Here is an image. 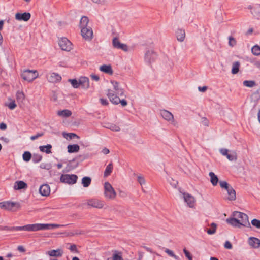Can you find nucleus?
Instances as JSON below:
<instances>
[{"mask_svg": "<svg viewBox=\"0 0 260 260\" xmlns=\"http://www.w3.org/2000/svg\"><path fill=\"white\" fill-rule=\"evenodd\" d=\"M63 226L57 224L35 223L27 224V231L35 232L40 230L54 229Z\"/></svg>", "mask_w": 260, "mask_h": 260, "instance_id": "f257e3e1", "label": "nucleus"}, {"mask_svg": "<svg viewBox=\"0 0 260 260\" xmlns=\"http://www.w3.org/2000/svg\"><path fill=\"white\" fill-rule=\"evenodd\" d=\"M107 95L111 102L115 105H118L120 103L123 107H125L127 105V102L125 100H120V98L115 94L114 92L110 89L108 90Z\"/></svg>", "mask_w": 260, "mask_h": 260, "instance_id": "f03ea898", "label": "nucleus"}, {"mask_svg": "<svg viewBox=\"0 0 260 260\" xmlns=\"http://www.w3.org/2000/svg\"><path fill=\"white\" fill-rule=\"evenodd\" d=\"M233 216L238 219L241 225L245 227L250 226V224L247 214L241 212L234 211L233 213Z\"/></svg>", "mask_w": 260, "mask_h": 260, "instance_id": "7ed1b4c3", "label": "nucleus"}, {"mask_svg": "<svg viewBox=\"0 0 260 260\" xmlns=\"http://www.w3.org/2000/svg\"><path fill=\"white\" fill-rule=\"evenodd\" d=\"M38 74L37 71L35 70H24L21 74L22 78L29 82H32L37 78Z\"/></svg>", "mask_w": 260, "mask_h": 260, "instance_id": "20e7f679", "label": "nucleus"}, {"mask_svg": "<svg viewBox=\"0 0 260 260\" xmlns=\"http://www.w3.org/2000/svg\"><path fill=\"white\" fill-rule=\"evenodd\" d=\"M104 196L106 199L113 200L115 198L116 193L113 187L108 182L104 184Z\"/></svg>", "mask_w": 260, "mask_h": 260, "instance_id": "39448f33", "label": "nucleus"}, {"mask_svg": "<svg viewBox=\"0 0 260 260\" xmlns=\"http://www.w3.org/2000/svg\"><path fill=\"white\" fill-rule=\"evenodd\" d=\"M78 176L75 174H62L60 176V181L68 184H74L77 182Z\"/></svg>", "mask_w": 260, "mask_h": 260, "instance_id": "423d86ee", "label": "nucleus"}, {"mask_svg": "<svg viewBox=\"0 0 260 260\" xmlns=\"http://www.w3.org/2000/svg\"><path fill=\"white\" fill-rule=\"evenodd\" d=\"M14 207L19 208L20 204L18 203L11 201H5L0 203V208L3 209L11 211Z\"/></svg>", "mask_w": 260, "mask_h": 260, "instance_id": "0eeeda50", "label": "nucleus"}, {"mask_svg": "<svg viewBox=\"0 0 260 260\" xmlns=\"http://www.w3.org/2000/svg\"><path fill=\"white\" fill-rule=\"evenodd\" d=\"M58 44L62 50L70 51L72 48V43L66 38L59 40Z\"/></svg>", "mask_w": 260, "mask_h": 260, "instance_id": "6e6552de", "label": "nucleus"}, {"mask_svg": "<svg viewBox=\"0 0 260 260\" xmlns=\"http://www.w3.org/2000/svg\"><path fill=\"white\" fill-rule=\"evenodd\" d=\"M81 35L84 39L90 41L93 38V31L92 28L88 26L81 28Z\"/></svg>", "mask_w": 260, "mask_h": 260, "instance_id": "1a4fd4ad", "label": "nucleus"}, {"mask_svg": "<svg viewBox=\"0 0 260 260\" xmlns=\"http://www.w3.org/2000/svg\"><path fill=\"white\" fill-rule=\"evenodd\" d=\"M87 204L93 208L101 209L104 206V202L97 199H91L87 200Z\"/></svg>", "mask_w": 260, "mask_h": 260, "instance_id": "9d476101", "label": "nucleus"}, {"mask_svg": "<svg viewBox=\"0 0 260 260\" xmlns=\"http://www.w3.org/2000/svg\"><path fill=\"white\" fill-rule=\"evenodd\" d=\"M112 45L114 48L121 49L124 51H128V47L127 45L125 44L121 43L118 38L115 37L112 40Z\"/></svg>", "mask_w": 260, "mask_h": 260, "instance_id": "9b49d317", "label": "nucleus"}, {"mask_svg": "<svg viewBox=\"0 0 260 260\" xmlns=\"http://www.w3.org/2000/svg\"><path fill=\"white\" fill-rule=\"evenodd\" d=\"M157 55L152 50H148L145 54V60L147 62L150 63L153 62L157 58Z\"/></svg>", "mask_w": 260, "mask_h": 260, "instance_id": "f8f14e48", "label": "nucleus"}, {"mask_svg": "<svg viewBox=\"0 0 260 260\" xmlns=\"http://www.w3.org/2000/svg\"><path fill=\"white\" fill-rule=\"evenodd\" d=\"M48 81L51 83H56L61 80V77L58 73H49L46 75Z\"/></svg>", "mask_w": 260, "mask_h": 260, "instance_id": "ddd939ff", "label": "nucleus"}, {"mask_svg": "<svg viewBox=\"0 0 260 260\" xmlns=\"http://www.w3.org/2000/svg\"><path fill=\"white\" fill-rule=\"evenodd\" d=\"M185 202L189 207H193L194 205L195 200L194 197L189 193L184 192L182 193Z\"/></svg>", "mask_w": 260, "mask_h": 260, "instance_id": "4468645a", "label": "nucleus"}, {"mask_svg": "<svg viewBox=\"0 0 260 260\" xmlns=\"http://www.w3.org/2000/svg\"><path fill=\"white\" fill-rule=\"evenodd\" d=\"M31 17V14L28 12H24L23 13H17L15 15V19L19 21H28Z\"/></svg>", "mask_w": 260, "mask_h": 260, "instance_id": "2eb2a0df", "label": "nucleus"}, {"mask_svg": "<svg viewBox=\"0 0 260 260\" xmlns=\"http://www.w3.org/2000/svg\"><path fill=\"white\" fill-rule=\"evenodd\" d=\"M248 8L251 9V13L253 16L257 19H260V5L256 4L253 7L249 6Z\"/></svg>", "mask_w": 260, "mask_h": 260, "instance_id": "dca6fc26", "label": "nucleus"}, {"mask_svg": "<svg viewBox=\"0 0 260 260\" xmlns=\"http://www.w3.org/2000/svg\"><path fill=\"white\" fill-rule=\"evenodd\" d=\"M160 113L162 117L167 121L171 122L174 121L173 115L169 111L166 110H161Z\"/></svg>", "mask_w": 260, "mask_h": 260, "instance_id": "f3484780", "label": "nucleus"}, {"mask_svg": "<svg viewBox=\"0 0 260 260\" xmlns=\"http://www.w3.org/2000/svg\"><path fill=\"white\" fill-rule=\"evenodd\" d=\"M80 86L83 89H87L89 87V80L88 78L85 76L80 77L79 79Z\"/></svg>", "mask_w": 260, "mask_h": 260, "instance_id": "a211bd4d", "label": "nucleus"}, {"mask_svg": "<svg viewBox=\"0 0 260 260\" xmlns=\"http://www.w3.org/2000/svg\"><path fill=\"white\" fill-rule=\"evenodd\" d=\"M40 193L43 196H48L50 193V188L49 185L47 184L42 185L39 188Z\"/></svg>", "mask_w": 260, "mask_h": 260, "instance_id": "6ab92c4d", "label": "nucleus"}, {"mask_svg": "<svg viewBox=\"0 0 260 260\" xmlns=\"http://www.w3.org/2000/svg\"><path fill=\"white\" fill-rule=\"evenodd\" d=\"M111 83L113 84L114 89L116 91L115 94H118L120 96H124L125 94L124 90L119 87V83L114 81H111Z\"/></svg>", "mask_w": 260, "mask_h": 260, "instance_id": "aec40b11", "label": "nucleus"}, {"mask_svg": "<svg viewBox=\"0 0 260 260\" xmlns=\"http://www.w3.org/2000/svg\"><path fill=\"white\" fill-rule=\"evenodd\" d=\"M226 222L234 227L240 228L241 226L238 219L235 217L227 218Z\"/></svg>", "mask_w": 260, "mask_h": 260, "instance_id": "412c9836", "label": "nucleus"}, {"mask_svg": "<svg viewBox=\"0 0 260 260\" xmlns=\"http://www.w3.org/2000/svg\"><path fill=\"white\" fill-rule=\"evenodd\" d=\"M103 126L114 132H119L120 130V127L114 123L105 122L103 123Z\"/></svg>", "mask_w": 260, "mask_h": 260, "instance_id": "4be33fe9", "label": "nucleus"}, {"mask_svg": "<svg viewBox=\"0 0 260 260\" xmlns=\"http://www.w3.org/2000/svg\"><path fill=\"white\" fill-rule=\"evenodd\" d=\"M249 244L255 248L260 247V240L257 238L250 237L249 240Z\"/></svg>", "mask_w": 260, "mask_h": 260, "instance_id": "5701e85b", "label": "nucleus"}, {"mask_svg": "<svg viewBox=\"0 0 260 260\" xmlns=\"http://www.w3.org/2000/svg\"><path fill=\"white\" fill-rule=\"evenodd\" d=\"M27 184L23 181H17L15 182L14 188L15 190H20L26 188Z\"/></svg>", "mask_w": 260, "mask_h": 260, "instance_id": "b1692460", "label": "nucleus"}, {"mask_svg": "<svg viewBox=\"0 0 260 260\" xmlns=\"http://www.w3.org/2000/svg\"><path fill=\"white\" fill-rule=\"evenodd\" d=\"M47 254L51 256L60 257L63 254V251L60 249L51 250L50 251H48L47 252Z\"/></svg>", "mask_w": 260, "mask_h": 260, "instance_id": "393cba45", "label": "nucleus"}, {"mask_svg": "<svg viewBox=\"0 0 260 260\" xmlns=\"http://www.w3.org/2000/svg\"><path fill=\"white\" fill-rule=\"evenodd\" d=\"M100 70L101 71L109 75H112L113 73V70L110 65H102L100 67Z\"/></svg>", "mask_w": 260, "mask_h": 260, "instance_id": "a878e982", "label": "nucleus"}, {"mask_svg": "<svg viewBox=\"0 0 260 260\" xmlns=\"http://www.w3.org/2000/svg\"><path fill=\"white\" fill-rule=\"evenodd\" d=\"M228 194V200L230 201H234L236 199V191L234 189V188L230 186L227 190H226Z\"/></svg>", "mask_w": 260, "mask_h": 260, "instance_id": "bb28decb", "label": "nucleus"}, {"mask_svg": "<svg viewBox=\"0 0 260 260\" xmlns=\"http://www.w3.org/2000/svg\"><path fill=\"white\" fill-rule=\"evenodd\" d=\"M176 35L178 41L183 42L185 37V30L182 29H178L176 32Z\"/></svg>", "mask_w": 260, "mask_h": 260, "instance_id": "cd10ccee", "label": "nucleus"}, {"mask_svg": "<svg viewBox=\"0 0 260 260\" xmlns=\"http://www.w3.org/2000/svg\"><path fill=\"white\" fill-rule=\"evenodd\" d=\"M69 153H75L79 151L80 147L78 144L69 145L67 147Z\"/></svg>", "mask_w": 260, "mask_h": 260, "instance_id": "c85d7f7f", "label": "nucleus"}, {"mask_svg": "<svg viewBox=\"0 0 260 260\" xmlns=\"http://www.w3.org/2000/svg\"><path fill=\"white\" fill-rule=\"evenodd\" d=\"M209 175L210 177V181L213 186L217 185L218 182L217 176L212 172L209 173Z\"/></svg>", "mask_w": 260, "mask_h": 260, "instance_id": "c756f323", "label": "nucleus"}, {"mask_svg": "<svg viewBox=\"0 0 260 260\" xmlns=\"http://www.w3.org/2000/svg\"><path fill=\"white\" fill-rule=\"evenodd\" d=\"M52 146L50 144H47V145L40 146L39 149L42 152H46L47 154H50L51 153Z\"/></svg>", "mask_w": 260, "mask_h": 260, "instance_id": "7c9ffc66", "label": "nucleus"}, {"mask_svg": "<svg viewBox=\"0 0 260 260\" xmlns=\"http://www.w3.org/2000/svg\"><path fill=\"white\" fill-rule=\"evenodd\" d=\"M91 182V179L89 177H84L82 179V184L84 187H88L89 186Z\"/></svg>", "mask_w": 260, "mask_h": 260, "instance_id": "2f4dec72", "label": "nucleus"}, {"mask_svg": "<svg viewBox=\"0 0 260 260\" xmlns=\"http://www.w3.org/2000/svg\"><path fill=\"white\" fill-rule=\"evenodd\" d=\"M57 115L60 116L68 117L72 115V112L70 110L65 109L57 112Z\"/></svg>", "mask_w": 260, "mask_h": 260, "instance_id": "473e14b6", "label": "nucleus"}, {"mask_svg": "<svg viewBox=\"0 0 260 260\" xmlns=\"http://www.w3.org/2000/svg\"><path fill=\"white\" fill-rule=\"evenodd\" d=\"M113 169V164L112 162H110L106 168V169L104 173V177H107L110 175L112 173Z\"/></svg>", "mask_w": 260, "mask_h": 260, "instance_id": "72a5a7b5", "label": "nucleus"}, {"mask_svg": "<svg viewBox=\"0 0 260 260\" xmlns=\"http://www.w3.org/2000/svg\"><path fill=\"white\" fill-rule=\"evenodd\" d=\"M89 22L88 18L86 16H82L80 20V27H88L87 26Z\"/></svg>", "mask_w": 260, "mask_h": 260, "instance_id": "f704fd0d", "label": "nucleus"}, {"mask_svg": "<svg viewBox=\"0 0 260 260\" xmlns=\"http://www.w3.org/2000/svg\"><path fill=\"white\" fill-rule=\"evenodd\" d=\"M240 62L235 61L233 63L232 73L233 74H237L239 71Z\"/></svg>", "mask_w": 260, "mask_h": 260, "instance_id": "c9c22d12", "label": "nucleus"}, {"mask_svg": "<svg viewBox=\"0 0 260 260\" xmlns=\"http://www.w3.org/2000/svg\"><path fill=\"white\" fill-rule=\"evenodd\" d=\"M64 137L67 139L71 140L72 139L77 138L79 139L80 137L77 134L72 133H64Z\"/></svg>", "mask_w": 260, "mask_h": 260, "instance_id": "e433bc0d", "label": "nucleus"}, {"mask_svg": "<svg viewBox=\"0 0 260 260\" xmlns=\"http://www.w3.org/2000/svg\"><path fill=\"white\" fill-rule=\"evenodd\" d=\"M243 84L248 87H253L256 85L255 81L253 80H245L243 81Z\"/></svg>", "mask_w": 260, "mask_h": 260, "instance_id": "4c0bfd02", "label": "nucleus"}, {"mask_svg": "<svg viewBox=\"0 0 260 260\" xmlns=\"http://www.w3.org/2000/svg\"><path fill=\"white\" fill-rule=\"evenodd\" d=\"M68 81L70 83H71L72 86L74 88H78L80 86L79 80H77L76 79H70L68 80Z\"/></svg>", "mask_w": 260, "mask_h": 260, "instance_id": "58836bf2", "label": "nucleus"}, {"mask_svg": "<svg viewBox=\"0 0 260 260\" xmlns=\"http://www.w3.org/2000/svg\"><path fill=\"white\" fill-rule=\"evenodd\" d=\"M211 229H209L207 230V233L209 235H212L215 233L216 231L217 225L215 223H212L211 224Z\"/></svg>", "mask_w": 260, "mask_h": 260, "instance_id": "ea45409f", "label": "nucleus"}, {"mask_svg": "<svg viewBox=\"0 0 260 260\" xmlns=\"http://www.w3.org/2000/svg\"><path fill=\"white\" fill-rule=\"evenodd\" d=\"M251 51L253 54L256 56H258L260 55V46L258 45H254L251 48Z\"/></svg>", "mask_w": 260, "mask_h": 260, "instance_id": "a19ab883", "label": "nucleus"}, {"mask_svg": "<svg viewBox=\"0 0 260 260\" xmlns=\"http://www.w3.org/2000/svg\"><path fill=\"white\" fill-rule=\"evenodd\" d=\"M31 154L29 151H25L23 154V159L26 162L29 161L31 158Z\"/></svg>", "mask_w": 260, "mask_h": 260, "instance_id": "79ce46f5", "label": "nucleus"}, {"mask_svg": "<svg viewBox=\"0 0 260 260\" xmlns=\"http://www.w3.org/2000/svg\"><path fill=\"white\" fill-rule=\"evenodd\" d=\"M42 159V156L39 154H34L32 157V161L34 163L40 162Z\"/></svg>", "mask_w": 260, "mask_h": 260, "instance_id": "37998d69", "label": "nucleus"}, {"mask_svg": "<svg viewBox=\"0 0 260 260\" xmlns=\"http://www.w3.org/2000/svg\"><path fill=\"white\" fill-rule=\"evenodd\" d=\"M229 45L232 47H233L236 45L237 41L236 39L232 36H229Z\"/></svg>", "mask_w": 260, "mask_h": 260, "instance_id": "c03bdc74", "label": "nucleus"}, {"mask_svg": "<svg viewBox=\"0 0 260 260\" xmlns=\"http://www.w3.org/2000/svg\"><path fill=\"white\" fill-rule=\"evenodd\" d=\"M219 184L222 188H224L226 190L231 186L226 181H220Z\"/></svg>", "mask_w": 260, "mask_h": 260, "instance_id": "a18cd8bd", "label": "nucleus"}, {"mask_svg": "<svg viewBox=\"0 0 260 260\" xmlns=\"http://www.w3.org/2000/svg\"><path fill=\"white\" fill-rule=\"evenodd\" d=\"M183 251L186 257L188 260H192V254L190 253L189 251H188L186 248H184Z\"/></svg>", "mask_w": 260, "mask_h": 260, "instance_id": "49530a36", "label": "nucleus"}, {"mask_svg": "<svg viewBox=\"0 0 260 260\" xmlns=\"http://www.w3.org/2000/svg\"><path fill=\"white\" fill-rule=\"evenodd\" d=\"M251 224L253 226H254L258 229H260V220H258L256 219H254L252 220Z\"/></svg>", "mask_w": 260, "mask_h": 260, "instance_id": "de8ad7c7", "label": "nucleus"}, {"mask_svg": "<svg viewBox=\"0 0 260 260\" xmlns=\"http://www.w3.org/2000/svg\"><path fill=\"white\" fill-rule=\"evenodd\" d=\"M226 157L230 161L236 160L237 159V156L236 153L232 154H228Z\"/></svg>", "mask_w": 260, "mask_h": 260, "instance_id": "09e8293b", "label": "nucleus"}, {"mask_svg": "<svg viewBox=\"0 0 260 260\" xmlns=\"http://www.w3.org/2000/svg\"><path fill=\"white\" fill-rule=\"evenodd\" d=\"M44 135L43 132L38 133L35 135L31 136L30 137V139L32 141L38 139V138L43 136Z\"/></svg>", "mask_w": 260, "mask_h": 260, "instance_id": "8fccbe9b", "label": "nucleus"}, {"mask_svg": "<svg viewBox=\"0 0 260 260\" xmlns=\"http://www.w3.org/2000/svg\"><path fill=\"white\" fill-rule=\"evenodd\" d=\"M7 106L10 109L13 110L16 107L17 105L16 104L15 101H13L10 102Z\"/></svg>", "mask_w": 260, "mask_h": 260, "instance_id": "3c124183", "label": "nucleus"}, {"mask_svg": "<svg viewBox=\"0 0 260 260\" xmlns=\"http://www.w3.org/2000/svg\"><path fill=\"white\" fill-rule=\"evenodd\" d=\"M14 231H27L26 225L22 226H14Z\"/></svg>", "mask_w": 260, "mask_h": 260, "instance_id": "603ef678", "label": "nucleus"}, {"mask_svg": "<svg viewBox=\"0 0 260 260\" xmlns=\"http://www.w3.org/2000/svg\"><path fill=\"white\" fill-rule=\"evenodd\" d=\"M109 260V259H108ZM112 260H123L121 256L119 254L115 253L113 254Z\"/></svg>", "mask_w": 260, "mask_h": 260, "instance_id": "864d4df0", "label": "nucleus"}, {"mask_svg": "<svg viewBox=\"0 0 260 260\" xmlns=\"http://www.w3.org/2000/svg\"><path fill=\"white\" fill-rule=\"evenodd\" d=\"M100 101L101 104L103 106H107L109 104L108 101L106 99L101 98Z\"/></svg>", "mask_w": 260, "mask_h": 260, "instance_id": "5fc2aeb1", "label": "nucleus"}, {"mask_svg": "<svg viewBox=\"0 0 260 260\" xmlns=\"http://www.w3.org/2000/svg\"><path fill=\"white\" fill-rule=\"evenodd\" d=\"M69 249L72 251V252H78V249L77 248L76 245L75 244H72L70 245V247L69 248Z\"/></svg>", "mask_w": 260, "mask_h": 260, "instance_id": "6e6d98bb", "label": "nucleus"}, {"mask_svg": "<svg viewBox=\"0 0 260 260\" xmlns=\"http://www.w3.org/2000/svg\"><path fill=\"white\" fill-rule=\"evenodd\" d=\"M224 247L228 249H231L232 248V244L229 241H227L224 243Z\"/></svg>", "mask_w": 260, "mask_h": 260, "instance_id": "4d7b16f0", "label": "nucleus"}, {"mask_svg": "<svg viewBox=\"0 0 260 260\" xmlns=\"http://www.w3.org/2000/svg\"><path fill=\"white\" fill-rule=\"evenodd\" d=\"M2 229L6 231H14V226L10 227L8 226H5L2 228Z\"/></svg>", "mask_w": 260, "mask_h": 260, "instance_id": "13d9d810", "label": "nucleus"}, {"mask_svg": "<svg viewBox=\"0 0 260 260\" xmlns=\"http://www.w3.org/2000/svg\"><path fill=\"white\" fill-rule=\"evenodd\" d=\"M202 124L206 126H208L209 125V121L208 120L205 118L203 117L202 118Z\"/></svg>", "mask_w": 260, "mask_h": 260, "instance_id": "bf43d9fd", "label": "nucleus"}, {"mask_svg": "<svg viewBox=\"0 0 260 260\" xmlns=\"http://www.w3.org/2000/svg\"><path fill=\"white\" fill-rule=\"evenodd\" d=\"M90 77L92 80L98 81L100 80V77L98 75L95 74H91Z\"/></svg>", "mask_w": 260, "mask_h": 260, "instance_id": "052dcab7", "label": "nucleus"}, {"mask_svg": "<svg viewBox=\"0 0 260 260\" xmlns=\"http://www.w3.org/2000/svg\"><path fill=\"white\" fill-rule=\"evenodd\" d=\"M138 181L141 185L145 183V180L144 178L141 176L138 177Z\"/></svg>", "mask_w": 260, "mask_h": 260, "instance_id": "680f3d73", "label": "nucleus"}, {"mask_svg": "<svg viewBox=\"0 0 260 260\" xmlns=\"http://www.w3.org/2000/svg\"><path fill=\"white\" fill-rule=\"evenodd\" d=\"M220 152L221 153L224 155V156H227V155H228V150L226 149H221L220 150Z\"/></svg>", "mask_w": 260, "mask_h": 260, "instance_id": "e2e57ef3", "label": "nucleus"}, {"mask_svg": "<svg viewBox=\"0 0 260 260\" xmlns=\"http://www.w3.org/2000/svg\"><path fill=\"white\" fill-rule=\"evenodd\" d=\"M207 86H204L203 87H201V86L198 87V90H199V91H200L201 92H205L207 90Z\"/></svg>", "mask_w": 260, "mask_h": 260, "instance_id": "0e129e2a", "label": "nucleus"}, {"mask_svg": "<svg viewBox=\"0 0 260 260\" xmlns=\"http://www.w3.org/2000/svg\"><path fill=\"white\" fill-rule=\"evenodd\" d=\"M165 252L169 255H170V256L172 257L173 256H174V252L173 251L169 249H166V250H165Z\"/></svg>", "mask_w": 260, "mask_h": 260, "instance_id": "69168bd1", "label": "nucleus"}, {"mask_svg": "<svg viewBox=\"0 0 260 260\" xmlns=\"http://www.w3.org/2000/svg\"><path fill=\"white\" fill-rule=\"evenodd\" d=\"M7 125L4 122H2L0 124V129L1 130H5L7 128Z\"/></svg>", "mask_w": 260, "mask_h": 260, "instance_id": "338daca9", "label": "nucleus"}, {"mask_svg": "<svg viewBox=\"0 0 260 260\" xmlns=\"http://www.w3.org/2000/svg\"><path fill=\"white\" fill-rule=\"evenodd\" d=\"M109 150L107 148H104L102 150V152L105 155L108 154L109 153Z\"/></svg>", "mask_w": 260, "mask_h": 260, "instance_id": "774afa93", "label": "nucleus"}]
</instances>
